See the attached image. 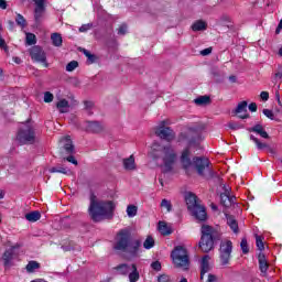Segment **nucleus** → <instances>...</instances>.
Instances as JSON below:
<instances>
[{
    "mask_svg": "<svg viewBox=\"0 0 282 282\" xmlns=\"http://www.w3.org/2000/svg\"><path fill=\"white\" fill-rule=\"evenodd\" d=\"M200 140L199 126L197 123H188L183 127V130L178 135V142H187L186 149H184L181 154V164L185 171H188V169L193 166L191 149H193V147H199Z\"/></svg>",
    "mask_w": 282,
    "mask_h": 282,
    "instance_id": "nucleus-1",
    "label": "nucleus"
},
{
    "mask_svg": "<svg viewBox=\"0 0 282 282\" xmlns=\"http://www.w3.org/2000/svg\"><path fill=\"white\" fill-rule=\"evenodd\" d=\"M113 210H116V203L113 200H101L97 195L90 194L88 214L93 221L98 224L105 221V219H112Z\"/></svg>",
    "mask_w": 282,
    "mask_h": 282,
    "instance_id": "nucleus-2",
    "label": "nucleus"
},
{
    "mask_svg": "<svg viewBox=\"0 0 282 282\" xmlns=\"http://www.w3.org/2000/svg\"><path fill=\"white\" fill-rule=\"evenodd\" d=\"M152 149V158L154 160H162L163 162V173H171L173 166H175V162H177V153L173 149V145H158L154 143Z\"/></svg>",
    "mask_w": 282,
    "mask_h": 282,
    "instance_id": "nucleus-3",
    "label": "nucleus"
},
{
    "mask_svg": "<svg viewBox=\"0 0 282 282\" xmlns=\"http://www.w3.org/2000/svg\"><path fill=\"white\" fill-rule=\"evenodd\" d=\"M185 202L193 217L198 219V221H206L207 219L206 207L199 204V200H197V196L195 194L187 193L185 195Z\"/></svg>",
    "mask_w": 282,
    "mask_h": 282,
    "instance_id": "nucleus-4",
    "label": "nucleus"
},
{
    "mask_svg": "<svg viewBox=\"0 0 282 282\" xmlns=\"http://www.w3.org/2000/svg\"><path fill=\"white\" fill-rule=\"evenodd\" d=\"M202 236L198 246L203 252H210L215 248V229L208 225H203L200 229Z\"/></svg>",
    "mask_w": 282,
    "mask_h": 282,
    "instance_id": "nucleus-5",
    "label": "nucleus"
},
{
    "mask_svg": "<svg viewBox=\"0 0 282 282\" xmlns=\"http://www.w3.org/2000/svg\"><path fill=\"white\" fill-rule=\"evenodd\" d=\"M172 261L176 268H183V270H188L191 261L188 260V251L183 246H177L171 253Z\"/></svg>",
    "mask_w": 282,
    "mask_h": 282,
    "instance_id": "nucleus-6",
    "label": "nucleus"
},
{
    "mask_svg": "<svg viewBox=\"0 0 282 282\" xmlns=\"http://www.w3.org/2000/svg\"><path fill=\"white\" fill-rule=\"evenodd\" d=\"M232 259V241L225 239L220 241L219 246V262L221 268H228Z\"/></svg>",
    "mask_w": 282,
    "mask_h": 282,
    "instance_id": "nucleus-7",
    "label": "nucleus"
},
{
    "mask_svg": "<svg viewBox=\"0 0 282 282\" xmlns=\"http://www.w3.org/2000/svg\"><path fill=\"white\" fill-rule=\"evenodd\" d=\"M17 140L20 144H34V140H36L34 128L30 123H24L18 132Z\"/></svg>",
    "mask_w": 282,
    "mask_h": 282,
    "instance_id": "nucleus-8",
    "label": "nucleus"
},
{
    "mask_svg": "<svg viewBox=\"0 0 282 282\" xmlns=\"http://www.w3.org/2000/svg\"><path fill=\"white\" fill-rule=\"evenodd\" d=\"M131 241V232H129L127 229L120 230L117 234L113 249L119 250L120 252H127V248H129V243Z\"/></svg>",
    "mask_w": 282,
    "mask_h": 282,
    "instance_id": "nucleus-9",
    "label": "nucleus"
},
{
    "mask_svg": "<svg viewBox=\"0 0 282 282\" xmlns=\"http://www.w3.org/2000/svg\"><path fill=\"white\" fill-rule=\"evenodd\" d=\"M21 248V243L17 242L15 245L11 246L9 249L4 250L1 261L4 265V268H12L14 265V259L19 257V253H17V250Z\"/></svg>",
    "mask_w": 282,
    "mask_h": 282,
    "instance_id": "nucleus-10",
    "label": "nucleus"
},
{
    "mask_svg": "<svg viewBox=\"0 0 282 282\" xmlns=\"http://www.w3.org/2000/svg\"><path fill=\"white\" fill-rule=\"evenodd\" d=\"M194 169L197 171L198 175L202 177H206V173H212L210 172V161H208L207 158H202V156H195L193 159V165Z\"/></svg>",
    "mask_w": 282,
    "mask_h": 282,
    "instance_id": "nucleus-11",
    "label": "nucleus"
},
{
    "mask_svg": "<svg viewBox=\"0 0 282 282\" xmlns=\"http://www.w3.org/2000/svg\"><path fill=\"white\" fill-rule=\"evenodd\" d=\"M155 133L161 140H166V142L175 140V132L170 127H164V121L156 128Z\"/></svg>",
    "mask_w": 282,
    "mask_h": 282,
    "instance_id": "nucleus-12",
    "label": "nucleus"
},
{
    "mask_svg": "<svg viewBox=\"0 0 282 282\" xmlns=\"http://www.w3.org/2000/svg\"><path fill=\"white\" fill-rule=\"evenodd\" d=\"M33 2L35 3L34 21L39 25L43 21V17H45V0H33Z\"/></svg>",
    "mask_w": 282,
    "mask_h": 282,
    "instance_id": "nucleus-13",
    "label": "nucleus"
},
{
    "mask_svg": "<svg viewBox=\"0 0 282 282\" xmlns=\"http://www.w3.org/2000/svg\"><path fill=\"white\" fill-rule=\"evenodd\" d=\"M140 248H142V242L140 240H130V243L124 252L132 257V259H135L140 257V252H142Z\"/></svg>",
    "mask_w": 282,
    "mask_h": 282,
    "instance_id": "nucleus-14",
    "label": "nucleus"
},
{
    "mask_svg": "<svg viewBox=\"0 0 282 282\" xmlns=\"http://www.w3.org/2000/svg\"><path fill=\"white\" fill-rule=\"evenodd\" d=\"M30 54L33 61H36L37 63H44V66L48 67V64L45 62L47 57L45 56L43 48L40 46H33Z\"/></svg>",
    "mask_w": 282,
    "mask_h": 282,
    "instance_id": "nucleus-15",
    "label": "nucleus"
},
{
    "mask_svg": "<svg viewBox=\"0 0 282 282\" xmlns=\"http://www.w3.org/2000/svg\"><path fill=\"white\" fill-rule=\"evenodd\" d=\"M84 129L88 133H100L105 129V126L98 121H86Z\"/></svg>",
    "mask_w": 282,
    "mask_h": 282,
    "instance_id": "nucleus-16",
    "label": "nucleus"
},
{
    "mask_svg": "<svg viewBox=\"0 0 282 282\" xmlns=\"http://www.w3.org/2000/svg\"><path fill=\"white\" fill-rule=\"evenodd\" d=\"M235 113L241 120L250 118V115L248 113V101H241L240 104H238V106L235 109Z\"/></svg>",
    "mask_w": 282,
    "mask_h": 282,
    "instance_id": "nucleus-17",
    "label": "nucleus"
},
{
    "mask_svg": "<svg viewBox=\"0 0 282 282\" xmlns=\"http://www.w3.org/2000/svg\"><path fill=\"white\" fill-rule=\"evenodd\" d=\"M210 272V256L206 254L200 261V280H204V274Z\"/></svg>",
    "mask_w": 282,
    "mask_h": 282,
    "instance_id": "nucleus-18",
    "label": "nucleus"
},
{
    "mask_svg": "<svg viewBox=\"0 0 282 282\" xmlns=\"http://www.w3.org/2000/svg\"><path fill=\"white\" fill-rule=\"evenodd\" d=\"M250 140H252V142H254L258 151H263V149H265L268 151V153H271V155H274V149H272L270 145H268V143H263L260 142L259 139H257V137H254L253 134L250 135Z\"/></svg>",
    "mask_w": 282,
    "mask_h": 282,
    "instance_id": "nucleus-19",
    "label": "nucleus"
},
{
    "mask_svg": "<svg viewBox=\"0 0 282 282\" xmlns=\"http://www.w3.org/2000/svg\"><path fill=\"white\" fill-rule=\"evenodd\" d=\"M59 144L66 151V153H74V143L72 142V137L66 135L59 140Z\"/></svg>",
    "mask_w": 282,
    "mask_h": 282,
    "instance_id": "nucleus-20",
    "label": "nucleus"
},
{
    "mask_svg": "<svg viewBox=\"0 0 282 282\" xmlns=\"http://www.w3.org/2000/svg\"><path fill=\"white\" fill-rule=\"evenodd\" d=\"M248 131H250L251 133H257V135H260V138H263L264 140H268L270 138V134H268V132L261 124H256L252 128H249Z\"/></svg>",
    "mask_w": 282,
    "mask_h": 282,
    "instance_id": "nucleus-21",
    "label": "nucleus"
},
{
    "mask_svg": "<svg viewBox=\"0 0 282 282\" xmlns=\"http://www.w3.org/2000/svg\"><path fill=\"white\" fill-rule=\"evenodd\" d=\"M124 171H135L138 166L135 165V158L130 155L122 160Z\"/></svg>",
    "mask_w": 282,
    "mask_h": 282,
    "instance_id": "nucleus-22",
    "label": "nucleus"
},
{
    "mask_svg": "<svg viewBox=\"0 0 282 282\" xmlns=\"http://www.w3.org/2000/svg\"><path fill=\"white\" fill-rule=\"evenodd\" d=\"M259 261V268L262 274H265L268 272V268H270V264L268 263V260L265 259V254L259 253L258 256Z\"/></svg>",
    "mask_w": 282,
    "mask_h": 282,
    "instance_id": "nucleus-23",
    "label": "nucleus"
},
{
    "mask_svg": "<svg viewBox=\"0 0 282 282\" xmlns=\"http://www.w3.org/2000/svg\"><path fill=\"white\" fill-rule=\"evenodd\" d=\"M128 279L130 282L140 281V272L138 271V267L135 264H131V270L128 273Z\"/></svg>",
    "mask_w": 282,
    "mask_h": 282,
    "instance_id": "nucleus-24",
    "label": "nucleus"
},
{
    "mask_svg": "<svg viewBox=\"0 0 282 282\" xmlns=\"http://www.w3.org/2000/svg\"><path fill=\"white\" fill-rule=\"evenodd\" d=\"M115 270L118 272V274H121L122 276H127L131 272V264H119L115 268Z\"/></svg>",
    "mask_w": 282,
    "mask_h": 282,
    "instance_id": "nucleus-25",
    "label": "nucleus"
},
{
    "mask_svg": "<svg viewBox=\"0 0 282 282\" xmlns=\"http://www.w3.org/2000/svg\"><path fill=\"white\" fill-rule=\"evenodd\" d=\"M206 28H208V24L204 20H197L192 25L193 32H204Z\"/></svg>",
    "mask_w": 282,
    "mask_h": 282,
    "instance_id": "nucleus-26",
    "label": "nucleus"
},
{
    "mask_svg": "<svg viewBox=\"0 0 282 282\" xmlns=\"http://www.w3.org/2000/svg\"><path fill=\"white\" fill-rule=\"evenodd\" d=\"M159 232H161V235H163L164 237L171 235V232H173V230L171 229V227L165 223V221H159Z\"/></svg>",
    "mask_w": 282,
    "mask_h": 282,
    "instance_id": "nucleus-27",
    "label": "nucleus"
},
{
    "mask_svg": "<svg viewBox=\"0 0 282 282\" xmlns=\"http://www.w3.org/2000/svg\"><path fill=\"white\" fill-rule=\"evenodd\" d=\"M56 107L59 113H67V111H69V101H67V99H61Z\"/></svg>",
    "mask_w": 282,
    "mask_h": 282,
    "instance_id": "nucleus-28",
    "label": "nucleus"
},
{
    "mask_svg": "<svg viewBox=\"0 0 282 282\" xmlns=\"http://www.w3.org/2000/svg\"><path fill=\"white\" fill-rule=\"evenodd\" d=\"M50 173H62L63 175H72V170L69 167L57 165L50 169Z\"/></svg>",
    "mask_w": 282,
    "mask_h": 282,
    "instance_id": "nucleus-29",
    "label": "nucleus"
},
{
    "mask_svg": "<svg viewBox=\"0 0 282 282\" xmlns=\"http://www.w3.org/2000/svg\"><path fill=\"white\" fill-rule=\"evenodd\" d=\"M25 219L26 221H31L32 224H34L35 221H39V219H41V213L37 210L25 214Z\"/></svg>",
    "mask_w": 282,
    "mask_h": 282,
    "instance_id": "nucleus-30",
    "label": "nucleus"
},
{
    "mask_svg": "<svg viewBox=\"0 0 282 282\" xmlns=\"http://www.w3.org/2000/svg\"><path fill=\"white\" fill-rule=\"evenodd\" d=\"M227 224L229 228H231L232 232H235V235L239 232V225L237 224V220L232 216L227 217Z\"/></svg>",
    "mask_w": 282,
    "mask_h": 282,
    "instance_id": "nucleus-31",
    "label": "nucleus"
},
{
    "mask_svg": "<svg viewBox=\"0 0 282 282\" xmlns=\"http://www.w3.org/2000/svg\"><path fill=\"white\" fill-rule=\"evenodd\" d=\"M51 41L55 47H61L63 45V36L59 33H53L51 35Z\"/></svg>",
    "mask_w": 282,
    "mask_h": 282,
    "instance_id": "nucleus-32",
    "label": "nucleus"
},
{
    "mask_svg": "<svg viewBox=\"0 0 282 282\" xmlns=\"http://www.w3.org/2000/svg\"><path fill=\"white\" fill-rule=\"evenodd\" d=\"M126 213L130 219H133L138 215V206L135 205H128Z\"/></svg>",
    "mask_w": 282,
    "mask_h": 282,
    "instance_id": "nucleus-33",
    "label": "nucleus"
},
{
    "mask_svg": "<svg viewBox=\"0 0 282 282\" xmlns=\"http://www.w3.org/2000/svg\"><path fill=\"white\" fill-rule=\"evenodd\" d=\"M39 268H41V264L34 260L29 261V263L26 264V272H34L35 270H39Z\"/></svg>",
    "mask_w": 282,
    "mask_h": 282,
    "instance_id": "nucleus-34",
    "label": "nucleus"
},
{
    "mask_svg": "<svg viewBox=\"0 0 282 282\" xmlns=\"http://www.w3.org/2000/svg\"><path fill=\"white\" fill-rule=\"evenodd\" d=\"M220 202L226 206V208L232 206L230 194H220Z\"/></svg>",
    "mask_w": 282,
    "mask_h": 282,
    "instance_id": "nucleus-35",
    "label": "nucleus"
},
{
    "mask_svg": "<svg viewBox=\"0 0 282 282\" xmlns=\"http://www.w3.org/2000/svg\"><path fill=\"white\" fill-rule=\"evenodd\" d=\"M154 246H155V240L153 239V237L148 236L143 242V248L145 250H151V248H153Z\"/></svg>",
    "mask_w": 282,
    "mask_h": 282,
    "instance_id": "nucleus-36",
    "label": "nucleus"
},
{
    "mask_svg": "<svg viewBox=\"0 0 282 282\" xmlns=\"http://www.w3.org/2000/svg\"><path fill=\"white\" fill-rule=\"evenodd\" d=\"M195 105H208L210 102V98L208 96H200L194 99Z\"/></svg>",
    "mask_w": 282,
    "mask_h": 282,
    "instance_id": "nucleus-37",
    "label": "nucleus"
},
{
    "mask_svg": "<svg viewBox=\"0 0 282 282\" xmlns=\"http://www.w3.org/2000/svg\"><path fill=\"white\" fill-rule=\"evenodd\" d=\"M256 246L260 252L265 250V246L263 245V238L261 236H256Z\"/></svg>",
    "mask_w": 282,
    "mask_h": 282,
    "instance_id": "nucleus-38",
    "label": "nucleus"
},
{
    "mask_svg": "<svg viewBox=\"0 0 282 282\" xmlns=\"http://www.w3.org/2000/svg\"><path fill=\"white\" fill-rule=\"evenodd\" d=\"M161 208H165L167 213H171V210H173V205H171V200L164 198L161 202Z\"/></svg>",
    "mask_w": 282,
    "mask_h": 282,
    "instance_id": "nucleus-39",
    "label": "nucleus"
},
{
    "mask_svg": "<svg viewBox=\"0 0 282 282\" xmlns=\"http://www.w3.org/2000/svg\"><path fill=\"white\" fill-rule=\"evenodd\" d=\"M26 45H36V35L34 33H26Z\"/></svg>",
    "mask_w": 282,
    "mask_h": 282,
    "instance_id": "nucleus-40",
    "label": "nucleus"
},
{
    "mask_svg": "<svg viewBox=\"0 0 282 282\" xmlns=\"http://www.w3.org/2000/svg\"><path fill=\"white\" fill-rule=\"evenodd\" d=\"M15 22L18 23V25H20V28H25L26 25L25 18L21 13L17 14Z\"/></svg>",
    "mask_w": 282,
    "mask_h": 282,
    "instance_id": "nucleus-41",
    "label": "nucleus"
},
{
    "mask_svg": "<svg viewBox=\"0 0 282 282\" xmlns=\"http://www.w3.org/2000/svg\"><path fill=\"white\" fill-rule=\"evenodd\" d=\"M240 248L243 254H248L250 252V248H248V240L246 238L241 240Z\"/></svg>",
    "mask_w": 282,
    "mask_h": 282,
    "instance_id": "nucleus-42",
    "label": "nucleus"
},
{
    "mask_svg": "<svg viewBox=\"0 0 282 282\" xmlns=\"http://www.w3.org/2000/svg\"><path fill=\"white\" fill-rule=\"evenodd\" d=\"M84 54L87 57L88 63L91 65L93 63H96V55L91 54L89 51L84 50Z\"/></svg>",
    "mask_w": 282,
    "mask_h": 282,
    "instance_id": "nucleus-43",
    "label": "nucleus"
},
{
    "mask_svg": "<svg viewBox=\"0 0 282 282\" xmlns=\"http://www.w3.org/2000/svg\"><path fill=\"white\" fill-rule=\"evenodd\" d=\"M78 67V62L72 61L66 65V72H74Z\"/></svg>",
    "mask_w": 282,
    "mask_h": 282,
    "instance_id": "nucleus-44",
    "label": "nucleus"
},
{
    "mask_svg": "<svg viewBox=\"0 0 282 282\" xmlns=\"http://www.w3.org/2000/svg\"><path fill=\"white\" fill-rule=\"evenodd\" d=\"M229 129H234L235 131L239 129H243V124L238 123V122H229L228 124Z\"/></svg>",
    "mask_w": 282,
    "mask_h": 282,
    "instance_id": "nucleus-45",
    "label": "nucleus"
},
{
    "mask_svg": "<svg viewBox=\"0 0 282 282\" xmlns=\"http://www.w3.org/2000/svg\"><path fill=\"white\" fill-rule=\"evenodd\" d=\"M262 113L269 118V120H274V112H272V110L270 109H263Z\"/></svg>",
    "mask_w": 282,
    "mask_h": 282,
    "instance_id": "nucleus-46",
    "label": "nucleus"
},
{
    "mask_svg": "<svg viewBox=\"0 0 282 282\" xmlns=\"http://www.w3.org/2000/svg\"><path fill=\"white\" fill-rule=\"evenodd\" d=\"M54 100V95L50 91L44 93V102H52Z\"/></svg>",
    "mask_w": 282,
    "mask_h": 282,
    "instance_id": "nucleus-47",
    "label": "nucleus"
},
{
    "mask_svg": "<svg viewBox=\"0 0 282 282\" xmlns=\"http://www.w3.org/2000/svg\"><path fill=\"white\" fill-rule=\"evenodd\" d=\"M127 30H128L127 24H121L118 29L119 36H124V34H127Z\"/></svg>",
    "mask_w": 282,
    "mask_h": 282,
    "instance_id": "nucleus-48",
    "label": "nucleus"
},
{
    "mask_svg": "<svg viewBox=\"0 0 282 282\" xmlns=\"http://www.w3.org/2000/svg\"><path fill=\"white\" fill-rule=\"evenodd\" d=\"M91 28H94L93 23H88V24H83L79 28V32H89V30H91Z\"/></svg>",
    "mask_w": 282,
    "mask_h": 282,
    "instance_id": "nucleus-49",
    "label": "nucleus"
},
{
    "mask_svg": "<svg viewBox=\"0 0 282 282\" xmlns=\"http://www.w3.org/2000/svg\"><path fill=\"white\" fill-rule=\"evenodd\" d=\"M152 270H155L156 272H160L162 270V264L160 261H154L151 263Z\"/></svg>",
    "mask_w": 282,
    "mask_h": 282,
    "instance_id": "nucleus-50",
    "label": "nucleus"
},
{
    "mask_svg": "<svg viewBox=\"0 0 282 282\" xmlns=\"http://www.w3.org/2000/svg\"><path fill=\"white\" fill-rule=\"evenodd\" d=\"M64 160H66V162H69L70 164H74L75 166H78V161L76 160V158H74V155L64 158Z\"/></svg>",
    "mask_w": 282,
    "mask_h": 282,
    "instance_id": "nucleus-51",
    "label": "nucleus"
},
{
    "mask_svg": "<svg viewBox=\"0 0 282 282\" xmlns=\"http://www.w3.org/2000/svg\"><path fill=\"white\" fill-rule=\"evenodd\" d=\"M260 98H261V100H263L265 102L270 99V94L268 91H262L260 94Z\"/></svg>",
    "mask_w": 282,
    "mask_h": 282,
    "instance_id": "nucleus-52",
    "label": "nucleus"
},
{
    "mask_svg": "<svg viewBox=\"0 0 282 282\" xmlns=\"http://www.w3.org/2000/svg\"><path fill=\"white\" fill-rule=\"evenodd\" d=\"M85 107L88 111V115L91 116V111H89V109H91V107H94V104H91V101H86Z\"/></svg>",
    "mask_w": 282,
    "mask_h": 282,
    "instance_id": "nucleus-53",
    "label": "nucleus"
},
{
    "mask_svg": "<svg viewBox=\"0 0 282 282\" xmlns=\"http://www.w3.org/2000/svg\"><path fill=\"white\" fill-rule=\"evenodd\" d=\"M158 281H159V282H169V275H165V274L160 275V276L158 278Z\"/></svg>",
    "mask_w": 282,
    "mask_h": 282,
    "instance_id": "nucleus-54",
    "label": "nucleus"
},
{
    "mask_svg": "<svg viewBox=\"0 0 282 282\" xmlns=\"http://www.w3.org/2000/svg\"><path fill=\"white\" fill-rule=\"evenodd\" d=\"M213 52V48H205L200 51L202 56H208Z\"/></svg>",
    "mask_w": 282,
    "mask_h": 282,
    "instance_id": "nucleus-55",
    "label": "nucleus"
},
{
    "mask_svg": "<svg viewBox=\"0 0 282 282\" xmlns=\"http://www.w3.org/2000/svg\"><path fill=\"white\" fill-rule=\"evenodd\" d=\"M207 282H217V275H215V274H208Z\"/></svg>",
    "mask_w": 282,
    "mask_h": 282,
    "instance_id": "nucleus-56",
    "label": "nucleus"
},
{
    "mask_svg": "<svg viewBox=\"0 0 282 282\" xmlns=\"http://www.w3.org/2000/svg\"><path fill=\"white\" fill-rule=\"evenodd\" d=\"M1 10H6L8 8V2L6 0H0Z\"/></svg>",
    "mask_w": 282,
    "mask_h": 282,
    "instance_id": "nucleus-57",
    "label": "nucleus"
},
{
    "mask_svg": "<svg viewBox=\"0 0 282 282\" xmlns=\"http://www.w3.org/2000/svg\"><path fill=\"white\" fill-rule=\"evenodd\" d=\"M249 111H252V112L257 111V104L256 102H251L249 105Z\"/></svg>",
    "mask_w": 282,
    "mask_h": 282,
    "instance_id": "nucleus-58",
    "label": "nucleus"
},
{
    "mask_svg": "<svg viewBox=\"0 0 282 282\" xmlns=\"http://www.w3.org/2000/svg\"><path fill=\"white\" fill-rule=\"evenodd\" d=\"M281 30H282V19H281L280 23L278 24V28L275 30V34H279L281 32Z\"/></svg>",
    "mask_w": 282,
    "mask_h": 282,
    "instance_id": "nucleus-59",
    "label": "nucleus"
},
{
    "mask_svg": "<svg viewBox=\"0 0 282 282\" xmlns=\"http://www.w3.org/2000/svg\"><path fill=\"white\" fill-rule=\"evenodd\" d=\"M224 193H223V195H230V187H228V186H224Z\"/></svg>",
    "mask_w": 282,
    "mask_h": 282,
    "instance_id": "nucleus-60",
    "label": "nucleus"
},
{
    "mask_svg": "<svg viewBox=\"0 0 282 282\" xmlns=\"http://www.w3.org/2000/svg\"><path fill=\"white\" fill-rule=\"evenodd\" d=\"M13 62L17 63V65H21V57H13Z\"/></svg>",
    "mask_w": 282,
    "mask_h": 282,
    "instance_id": "nucleus-61",
    "label": "nucleus"
},
{
    "mask_svg": "<svg viewBox=\"0 0 282 282\" xmlns=\"http://www.w3.org/2000/svg\"><path fill=\"white\" fill-rule=\"evenodd\" d=\"M4 45H6V40L0 35V47H3Z\"/></svg>",
    "mask_w": 282,
    "mask_h": 282,
    "instance_id": "nucleus-62",
    "label": "nucleus"
},
{
    "mask_svg": "<svg viewBox=\"0 0 282 282\" xmlns=\"http://www.w3.org/2000/svg\"><path fill=\"white\" fill-rule=\"evenodd\" d=\"M6 197V192L3 189H0V199H3Z\"/></svg>",
    "mask_w": 282,
    "mask_h": 282,
    "instance_id": "nucleus-63",
    "label": "nucleus"
},
{
    "mask_svg": "<svg viewBox=\"0 0 282 282\" xmlns=\"http://www.w3.org/2000/svg\"><path fill=\"white\" fill-rule=\"evenodd\" d=\"M275 78H282V72L275 73Z\"/></svg>",
    "mask_w": 282,
    "mask_h": 282,
    "instance_id": "nucleus-64",
    "label": "nucleus"
}]
</instances>
